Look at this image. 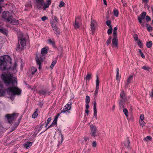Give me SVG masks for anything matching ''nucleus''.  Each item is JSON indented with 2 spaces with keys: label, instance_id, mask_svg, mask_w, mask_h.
I'll list each match as a JSON object with an SVG mask.
<instances>
[{
  "label": "nucleus",
  "instance_id": "1",
  "mask_svg": "<svg viewBox=\"0 0 153 153\" xmlns=\"http://www.w3.org/2000/svg\"><path fill=\"white\" fill-rule=\"evenodd\" d=\"M1 77L5 85L8 86L6 91L9 95L11 96L12 100L16 95H19L21 94V90L15 85V83L16 84V81L14 80L12 74L7 72V73L2 74Z\"/></svg>",
  "mask_w": 153,
  "mask_h": 153
},
{
  "label": "nucleus",
  "instance_id": "2",
  "mask_svg": "<svg viewBox=\"0 0 153 153\" xmlns=\"http://www.w3.org/2000/svg\"><path fill=\"white\" fill-rule=\"evenodd\" d=\"M35 8L37 10H41L42 9L46 10L51 3V0H34Z\"/></svg>",
  "mask_w": 153,
  "mask_h": 153
},
{
  "label": "nucleus",
  "instance_id": "3",
  "mask_svg": "<svg viewBox=\"0 0 153 153\" xmlns=\"http://www.w3.org/2000/svg\"><path fill=\"white\" fill-rule=\"evenodd\" d=\"M10 57L8 55L0 56V69L3 71L7 69L10 68L7 67L9 64H10L12 62Z\"/></svg>",
  "mask_w": 153,
  "mask_h": 153
},
{
  "label": "nucleus",
  "instance_id": "4",
  "mask_svg": "<svg viewBox=\"0 0 153 153\" xmlns=\"http://www.w3.org/2000/svg\"><path fill=\"white\" fill-rule=\"evenodd\" d=\"M2 17L6 20L7 22H10L14 24H17L18 23V21L13 19L11 13L8 11H5L3 12Z\"/></svg>",
  "mask_w": 153,
  "mask_h": 153
},
{
  "label": "nucleus",
  "instance_id": "5",
  "mask_svg": "<svg viewBox=\"0 0 153 153\" xmlns=\"http://www.w3.org/2000/svg\"><path fill=\"white\" fill-rule=\"evenodd\" d=\"M19 43L17 46V50L19 51L23 49V48L26 45V41L22 33L19 34L18 36Z\"/></svg>",
  "mask_w": 153,
  "mask_h": 153
},
{
  "label": "nucleus",
  "instance_id": "6",
  "mask_svg": "<svg viewBox=\"0 0 153 153\" xmlns=\"http://www.w3.org/2000/svg\"><path fill=\"white\" fill-rule=\"evenodd\" d=\"M18 113H13L12 114H8L6 115L8 122L10 123L16 119L18 116Z\"/></svg>",
  "mask_w": 153,
  "mask_h": 153
},
{
  "label": "nucleus",
  "instance_id": "7",
  "mask_svg": "<svg viewBox=\"0 0 153 153\" xmlns=\"http://www.w3.org/2000/svg\"><path fill=\"white\" fill-rule=\"evenodd\" d=\"M71 102H69L65 106L63 109L61 111L60 113H64L68 115L70 113L69 110L71 109Z\"/></svg>",
  "mask_w": 153,
  "mask_h": 153
},
{
  "label": "nucleus",
  "instance_id": "8",
  "mask_svg": "<svg viewBox=\"0 0 153 153\" xmlns=\"http://www.w3.org/2000/svg\"><path fill=\"white\" fill-rule=\"evenodd\" d=\"M81 24V20L80 18L79 17L76 18L75 22L73 23L74 28L76 29L79 28Z\"/></svg>",
  "mask_w": 153,
  "mask_h": 153
},
{
  "label": "nucleus",
  "instance_id": "9",
  "mask_svg": "<svg viewBox=\"0 0 153 153\" xmlns=\"http://www.w3.org/2000/svg\"><path fill=\"white\" fill-rule=\"evenodd\" d=\"M97 129L95 125H91L90 126V134L91 136L95 137Z\"/></svg>",
  "mask_w": 153,
  "mask_h": 153
},
{
  "label": "nucleus",
  "instance_id": "10",
  "mask_svg": "<svg viewBox=\"0 0 153 153\" xmlns=\"http://www.w3.org/2000/svg\"><path fill=\"white\" fill-rule=\"evenodd\" d=\"M146 15V12H143L140 14V16H138V20L139 23L141 24V25L143 27H144V23L142 22V20L144 19Z\"/></svg>",
  "mask_w": 153,
  "mask_h": 153
},
{
  "label": "nucleus",
  "instance_id": "11",
  "mask_svg": "<svg viewBox=\"0 0 153 153\" xmlns=\"http://www.w3.org/2000/svg\"><path fill=\"white\" fill-rule=\"evenodd\" d=\"M118 39L115 37H113L112 41L111 46L113 48H118Z\"/></svg>",
  "mask_w": 153,
  "mask_h": 153
},
{
  "label": "nucleus",
  "instance_id": "12",
  "mask_svg": "<svg viewBox=\"0 0 153 153\" xmlns=\"http://www.w3.org/2000/svg\"><path fill=\"white\" fill-rule=\"evenodd\" d=\"M59 115V114L58 115H56L55 116V118L52 122V124L49 126L47 128L46 130L50 128L53 127L55 125H57V121L58 118V116Z\"/></svg>",
  "mask_w": 153,
  "mask_h": 153
},
{
  "label": "nucleus",
  "instance_id": "13",
  "mask_svg": "<svg viewBox=\"0 0 153 153\" xmlns=\"http://www.w3.org/2000/svg\"><path fill=\"white\" fill-rule=\"evenodd\" d=\"M45 56L44 55H40L39 57L36 58V61L37 64H41L43 61L45 59Z\"/></svg>",
  "mask_w": 153,
  "mask_h": 153
},
{
  "label": "nucleus",
  "instance_id": "14",
  "mask_svg": "<svg viewBox=\"0 0 153 153\" xmlns=\"http://www.w3.org/2000/svg\"><path fill=\"white\" fill-rule=\"evenodd\" d=\"M52 26L54 33L56 34L57 36H58L59 34V31L58 27L53 24H52Z\"/></svg>",
  "mask_w": 153,
  "mask_h": 153
},
{
  "label": "nucleus",
  "instance_id": "15",
  "mask_svg": "<svg viewBox=\"0 0 153 153\" xmlns=\"http://www.w3.org/2000/svg\"><path fill=\"white\" fill-rule=\"evenodd\" d=\"M96 24L97 22L93 20L91 21L90 24L91 30L94 31L95 30Z\"/></svg>",
  "mask_w": 153,
  "mask_h": 153
},
{
  "label": "nucleus",
  "instance_id": "16",
  "mask_svg": "<svg viewBox=\"0 0 153 153\" xmlns=\"http://www.w3.org/2000/svg\"><path fill=\"white\" fill-rule=\"evenodd\" d=\"M120 97L121 100H122L123 101H125L126 99L125 93L122 90L120 94Z\"/></svg>",
  "mask_w": 153,
  "mask_h": 153
},
{
  "label": "nucleus",
  "instance_id": "17",
  "mask_svg": "<svg viewBox=\"0 0 153 153\" xmlns=\"http://www.w3.org/2000/svg\"><path fill=\"white\" fill-rule=\"evenodd\" d=\"M48 48L47 47H45L42 48L41 50V53L42 55L45 56L48 52Z\"/></svg>",
  "mask_w": 153,
  "mask_h": 153
},
{
  "label": "nucleus",
  "instance_id": "18",
  "mask_svg": "<svg viewBox=\"0 0 153 153\" xmlns=\"http://www.w3.org/2000/svg\"><path fill=\"white\" fill-rule=\"evenodd\" d=\"M39 93L41 95H49V93L48 91L45 89L41 90L39 92Z\"/></svg>",
  "mask_w": 153,
  "mask_h": 153
},
{
  "label": "nucleus",
  "instance_id": "19",
  "mask_svg": "<svg viewBox=\"0 0 153 153\" xmlns=\"http://www.w3.org/2000/svg\"><path fill=\"white\" fill-rule=\"evenodd\" d=\"M130 141L128 137H127L124 142V146L126 148H129Z\"/></svg>",
  "mask_w": 153,
  "mask_h": 153
},
{
  "label": "nucleus",
  "instance_id": "20",
  "mask_svg": "<svg viewBox=\"0 0 153 153\" xmlns=\"http://www.w3.org/2000/svg\"><path fill=\"white\" fill-rule=\"evenodd\" d=\"M125 101H123L122 100L120 99L119 102V105L120 108L121 109L124 107V102Z\"/></svg>",
  "mask_w": 153,
  "mask_h": 153
},
{
  "label": "nucleus",
  "instance_id": "21",
  "mask_svg": "<svg viewBox=\"0 0 153 153\" xmlns=\"http://www.w3.org/2000/svg\"><path fill=\"white\" fill-rule=\"evenodd\" d=\"M32 144V143L31 142H28L24 144V147L27 149H28L31 146Z\"/></svg>",
  "mask_w": 153,
  "mask_h": 153
},
{
  "label": "nucleus",
  "instance_id": "22",
  "mask_svg": "<svg viewBox=\"0 0 153 153\" xmlns=\"http://www.w3.org/2000/svg\"><path fill=\"white\" fill-rule=\"evenodd\" d=\"M132 79V76H129V77L128 78V79H127V80L126 83V86H127L128 84L130 83V82L131 81V80Z\"/></svg>",
  "mask_w": 153,
  "mask_h": 153
},
{
  "label": "nucleus",
  "instance_id": "23",
  "mask_svg": "<svg viewBox=\"0 0 153 153\" xmlns=\"http://www.w3.org/2000/svg\"><path fill=\"white\" fill-rule=\"evenodd\" d=\"M25 7V10H28V9H31L32 7V6L30 2H28L26 4Z\"/></svg>",
  "mask_w": 153,
  "mask_h": 153
},
{
  "label": "nucleus",
  "instance_id": "24",
  "mask_svg": "<svg viewBox=\"0 0 153 153\" xmlns=\"http://www.w3.org/2000/svg\"><path fill=\"white\" fill-rule=\"evenodd\" d=\"M91 78V74H88L85 77V79L86 81H89Z\"/></svg>",
  "mask_w": 153,
  "mask_h": 153
},
{
  "label": "nucleus",
  "instance_id": "25",
  "mask_svg": "<svg viewBox=\"0 0 153 153\" xmlns=\"http://www.w3.org/2000/svg\"><path fill=\"white\" fill-rule=\"evenodd\" d=\"M31 72L32 74H34L35 73L37 69L34 67H32L31 68Z\"/></svg>",
  "mask_w": 153,
  "mask_h": 153
},
{
  "label": "nucleus",
  "instance_id": "26",
  "mask_svg": "<svg viewBox=\"0 0 153 153\" xmlns=\"http://www.w3.org/2000/svg\"><path fill=\"white\" fill-rule=\"evenodd\" d=\"M152 41H150L149 42H147L146 45L147 48H150L152 47Z\"/></svg>",
  "mask_w": 153,
  "mask_h": 153
},
{
  "label": "nucleus",
  "instance_id": "27",
  "mask_svg": "<svg viewBox=\"0 0 153 153\" xmlns=\"http://www.w3.org/2000/svg\"><path fill=\"white\" fill-rule=\"evenodd\" d=\"M113 13H114V14L115 16L117 17L118 16V14H119V12H118V10H117L116 9H115L114 10Z\"/></svg>",
  "mask_w": 153,
  "mask_h": 153
},
{
  "label": "nucleus",
  "instance_id": "28",
  "mask_svg": "<svg viewBox=\"0 0 153 153\" xmlns=\"http://www.w3.org/2000/svg\"><path fill=\"white\" fill-rule=\"evenodd\" d=\"M37 109H36V111H35L34 113L32 114V117L33 118H35L37 117L38 116V114L37 113Z\"/></svg>",
  "mask_w": 153,
  "mask_h": 153
},
{
  "label": "nucleus",
  "instance_id": "29",
  "mask_svg": "<svg viewBox=\"0 0 153 153\" xmlns=\"http://www.w3.org/2000/svg\"><path fill=\"white\" fill-rule=\"evenodd\" d=\"M100 83V81L99 79V78L98 77V76L97 75L96 76V87H99V85Z\"/></svg>",
  "mask_w": 153,
  "mask_h": 153
},
{
  "label": "nucleus",
  "instance_id": "30",
  "mask_svg": "<svg viewBox=\"0 0 153 153\" xmlns=\"http://www.w3.org/2000/svg\"><path fill=\"white\" fill-rule=\"evenodd\" d=\"M90 100V97L88 96H87L85 98V102L86 103H89Z\"/></svg>",
  "mask_w": 153,
  "mask_h": 153
},
{
  "label": "nucleus",
  "instance_id": "31",
  "mask_svg": "<svg viewBox=\"0 0 153 153\" xmlns=\"http://www.w3.org/2000/svg\"><path fill=\"white\" fill-rule=\"evenodd\" d=\"M152 140V137L149 136H147L144 138V140L146 141H148Z\"/></svg>",
  "mask_w": 153,
  "mask_h": 153
},
{
  "label": "nucleus",
  "instance_id": "32",
  "mask_svg": "<svg viewBox=\"0 0 153 153\" xmlns=\"http://www.w3.org/2000/svg\"><path fill=\"white\" fill-rule=\"evenodd\" d=\"M123 111L126 116L128 117V112L127 109L126 108H124L123 110Z\"/></svg>",
  "mask_w": 153,
  "mask_h": 153
},
{
  "label": "nucleus",
  "instance_id": "33",
  "mask_svg": "<svg viewBox=\"0 0 153 153\" xmlns=\"http://www.w3.org/2000/svg\"><path fill=\"white\" fill-rule=\"evenodd\" d=\"M111 39V36H110L109 38L107 40L106 42V44L107 45H108L110 44Z\"/></svg>",
  "mask_w": 153,
  "mask_h": 153
},
{
  "label": "nucleus",
  "instance_id": "34",
  "mask_svg": "<svg viewBox=\"0 0 153 153\" xmlns=\"http://www.w3.org/2000/svg\"><path fill=\"white\" fill-rule=\"evenodd\" d=\"M139 123L141 126L143 127L145 126V122H144L143 120H140Z\"/></svg>",
  "mask_w": 153,
  "mask_h": 153
},
{
  "label": "nucleus",
  "instance_id": "35",
  "mask_svg": "<svg viewBox=\"0 0 153 153\" xmlns=\"http://www.w3.org/2000/svg\"><path fill=\"white\" fill-rule=\"evenodd\" d=\"M147 25L148 26H147V30L149 32L152 31L153 30L152 27L150 25H148V24H147Z\"/></svg>",
  "mask_w": 153,
  "mask_h": 153
},
{
  "label": "nucleus",
  "instance_id": "36",
  "mask_svg": "<svg viewBox=\"0 0 153 153\" xmlns=\"http://www.w3.org/2000/svg\"><path fill=\"white\" fill-rule=\"evenodd\" d=\"M105 23L109 27H112L111 25V22L110 21V20L107 21Z\"/></svg>",
  "mask_w": 153,
  "mask_h": 153
},
{
  "label": "nucleus",
  "instance_id": "37",
  "mask_svg": "<svg viewBox=\"0 0 153 153\" xmlns=\"http://www.w3.org/2000/svg\"><path fill=\"white\" fill-rule=\"evenodd\" d=\"M94 115L95 118L96 119H97V109H94Z\"/></svg>",
  "mask_w": 153,
  "mask_h": 153
},
{
  "label": "nucleus",
  "instance_id": "38",
  "mask_svg": "<svg viewBox=\"0 0 153 153\" xmlns=\"http://www.w3.org/2000/svg\"><path fill=\"white\" fill-rule=\"evenodd\" d=\"M59 136L60 137L61 139L59 141V143L61 144L63 141V135L61 133L59 134Z\"/></svg>",
  "mask_w": 153,
  "mask_h": 153
},
{
  "label": "nucleus",
  "instance_id": "39",
  "mask_svg": "<svg viewBox=\"0 0 153 153\" xmlns=\"http://www.w3.org/2000/svg\"><path fill=\"white\" fill-rule=\"evenodd\" d=\"M48 41L49 43L52 45V46L53 47L55 45V42L54 41H52L51 39H49L48 40Z\"/></svg>",
  "mask_w": 153,
  "mask_h": 153
},
{
  "label": "nucleus",
  "instance_id": "40",
  "mask_svg": "<svg viewBox=\"0 0 153 153\" xmlns=\"http://www.w3.org/2000/svg\"><path fill=\"white\" fill-rule=\"evenodd\" d=\"M112 31V27H110V28L108 29L107 31V33L108 35H110L111 34Z\"/></svg>",
  "mask_w": 153,
  "mask_h": 153
},
{
  "label": "nucleus",
  "instance_id": "41",
  "mask_svg": "<svg viewBox=\"0 0 153 153\" xmlns=\"http://www.w3.org/2000/svg\"><path fill=\"white\" fill-rule=\"evenodd\" d=\"M51 117H49L48 118L47 123L46 124V125L45 126V127H46L48 125L49 123H50V122H51Z\"/></svg>",
  "mask_w": 153,
  "mask_h": 153
},
{
  "label": "nucleus",
  "instance_id": "42",
  "mask_svg": "<svg viewBox=\"0 0 153 153\" xmlns=\"http://www.w3.org/2000/svg\"><path fill=\"white\" fill-rule=\"evenodd\" d=\"M139 53L140 54L141 57L143 58H145V56L144 55L143 53L142 52L141 50L140 49L139 50Z\"/></svg>",
  "mask_w": 153,
  "mask_h": 153
},
{
  "label": "nucleus",
  "instance_id": "43",
  "mask_svg": "<svg viewBox=\"0 0 153 153\" xmlns=\"http://www.w3.org/2000/svg\"><path fill=\"white\" fill-rule=\"evenodd\" d=\"M56 61H54L52 62L51 65L50 67L52 69L53 67L56 64Z\"/></svg>",
  "mask_w": 153,
  "mask_h": 153
},
{
  "label": "nucleus",
  "instance_id": "44",
  "mask_svg": "<svg viewBox=\"0 0 153 153\" xmlns=\"http://www.w3.org/2000/svg\"><path fill=\"white\" fill-rule=\"evenodd\" d=\"M65 4V3L63 1H61L60 2L59 7H62L64 6Z\"/></svg>",
  "mask_w": 153,
  "mask_h": 153
},
{
  "label": "nucleus",
  "instance_id": "45",
  "mask_svg": "<svg viewBox=\"0 0 153 153\" xmlns=\"http://www.w3.org/2000/svg\"><path fill=\"white\" fill-rule=\"evenodd\" d=\"M142 68L143 69L146 71H148L149 69V67L146 66H143Z\"/></svg>",
  "mask_w": 153,
  "mask_h": 153
},
{
  "label": "nucleus",
  "instance_id": "46",
  "mask_svg": "<svg viewBox=\"0 0 153 153\" xmlns=\"http://www.w3.org/2000/svg\"><path fill=\"white\" fill-rule=\"evenodd\" d=\"M99 89V87H96V89H95V92L94 93V95H95V96H96V95L97 94Z\"/></svg>",
  "mask_w": 153,
  "mask_h": 153
},
{
  "label": "nucleus",
  "instance_id": "47",
  "mask_svg": "<svg viewBox=\"0 0 153 153\" xmlns=\"http://www.w3.org/2000/svg\"><path fill=\"white\" fill-rule=\"evenodd\" d=\"M134 39L135 40L137 41L138 39V36L137 34H134L133 36Z\"/></svg>",
  "mask_w": 153,
  "mask_h": 153
},
{
  "label": "nucleus",
  "instance_id": "48",
  "mask_svg": "<svg viewBox=\"0 0 153 153\" xmlns=\"http://www.w3.org/2000/svg\"><path fill=\"white\" fill-rule=\"evenodd\" d=\"M137 44L138 46L140 48H141L143 46L140 40L138 42Z\"/></svg>",
  "mask_w": 153,
  "mask_h": 153
},
{
  "label": "nucleus",
  "instance_id": "49",
  "mask_svg": "<svg viewBox=\"0 0 153 153\" xmlns=\"http://www.w3.org/2000/svg\"><path fill=\"white\" fill-rule=\"evenodd\" d=\"M97 103L95 100L94 102V109H97Z\"/></svg>",
  "mask_w": 153,
  "mask_h": 153
},
{
  "label": "nucleus",
  "instance_id": "50",
  "mask_svg": "<svg viewBox=\"0 0 153 153\" xmlns=\"http://www.w3.org/2000/svg\"><path fill=\"white\" fill-rule=\"evenodd\" d=\"M144 115L143 114H141L140 116V120H143L144 119Z\"/></svg>",
  "mask_w": 153,
  "mask_h": 153
},
{
  "label": "nucleus",
  "instance_id": "51",
  "mask_svg": "<svg viewBox=\"0 0 153 153\" xmlns=\"http://www.w3.org/2000/svg\"><path fill=\"white\" fill-rule=\"evenodd\" d=\"M47 19V17L45 16H43L42 17V19H41L43 21H45Z\"/></svg>",
  "mask_w": 153,
  "mask_h": 153
},
{
  "label": "nucleus",
  "instance_id": "52",
  "mask_svg": "<svg viewBox=\"0 0 153 153\" xmlns=\"http://www.w3.org/2000/svg\"><path fill=\"white\" fill-rule=\"evenodd\" d=\"M146 20L148 22L151 19L148 16H146Z\"/></svg>",
  "mask_w": 153,
  "mask_h": 153
},
{
  "label": "nucleus",
  "instance_id": "53",
  "mask_svg": "<svg viewBox=\"0 0 153 153\" xmlns=\"http://www.w3.org/2000/svg\"><path fill=\"white\" fill-rule=\"evenodd\" d=\"M97 145L96 142L95 141H94L92 143V146L94 147H95Z\"/></svg>",
  "mask_w": 153,
  "mask_h": 153
},
{
  "label": "nucleus",
  "instance_id": "54",
  "mask_svg": "<svg viewBox=\"0 0 153 153\" xmlns=\"http://www.w3.org/2000/svg\"><path fill=\"white\" fill-rule=\"evenodd\" d=\"M117 31H113V34L114 36V37H116V38H117Z\"/></svg>",
  "mask_w": 153,
  "mask_h": 153
},
{
  "label": "nucleus",
  "instance_id": "55",
  "mask_svg": "<svg viewBox=\"0 0 153 153\" xmlns=\"http://www.w3.org/2000/svg\"><path fill=\"white\" fill-rule=\"evenodd\" d=\"M0 32L3 33L4 32V31L3 30L2 28L0 26Z\"/></svg>",
  "mask_w": 153,
  "mask_h": 153
},
{
  "label": "nucleus",
  "instance_id": "56",
  "mask_svg": "<svg viewBox=\"0 0 153 153\" xmlns=\"http://www.w3.org/2000/svg\"><path fill=\"white\" fill-rule=\"evenodd\" d=\"M150 96L152 97H153V91L152 90V91L150 92L149 93Z\"/></svg>",
  "mask_w": 153,
  "mask_h": 153
},
{
  "label": "nucleus",
  "instance_id": "57",
  "mask_svg": "<svg viewBox=\"0 0 153 153\" xmlns=\"http://www.w3.org/2000/svg\"><path fill=\"white\" fill-rule=\"evenodd\" d=\"M120 78L119 76V75H116V79L117 80H119Z\"/></svg>",
  "mask_w": 153,
  "mask_h": 153
},
{
  "label": "nucleus",
  "instance_id": "58",
  "mask_svg": "<svg viewBox=\"0 0 153 153\" xmlns=\"http://www.w3.org/2000/svg\"><path fill=\"white\" fill-rule=\"evenodd\" d=\"M53 19L54 20H55L56 22H57L58 21V19L57 18V17L55 16H54Z\"/></svg>",
  "mask_w": 153,
  "mask_h": 153
},
{
  "label": "nucleus",
  "instance_id": "59",
  "mask_svg": "<svg viewBox=\"0 0 153 153\" xmlns=\"http://www.w3.org/2000/svg\"><path fill=\"white\" fill-rule=\"evenodd\" d=\"M89 103H86L85 107L86 109H88L89 108Z\"/></svg>",
  "mask_w": 153,
  "mask_h": 153
},
{
  "label": "nucleus",
  "instance_id": "60",
  "mask_svg": "<svg viewBox=\"0 0 153 153\" xmlns=\"http://www.w3.org/2000/svg\"><path fill=\"white\" fill-rule=\"evenodd\" d=\"M117 28L116 27H114V28L113 31H117Z\"/></svg>",
  "mask_w": 153,
  "mask_h": 153
},
{
  "label": "nucleus",
  "instance_id": "61",
  "mask_svg": "<svg viewBox=\"0 0 153 153\" xmlns=\"http://www.w3.org/2000/svg\"><path fill=\"white\" fill-rule=\"evenodd\" d=\"M16 66H17L16 64V63H15L14 65V66H13V70L15 69H16Z\"/></svg>",
  "mask_w": 153,
  "mask_h": 153
},
{
  "label": "nucleus",
  "instance_id": "62",
  "mask_svg": "<svg viewBox=\"0 0 153 153\" xmlns=\"http://www.w3.org/2000/svg\"><path fill=\"white\" fill-rule=\"evenodd\" d=\"M104 4L106 5H107V2L106 0H103Z\"/></svg>",
  "mask_w": 153,
  "mask_h": 153
},
{
  "label": "nucleus",
  "instance_id": "63",
  "mask_svg": "<svg viewBox=\"0 0 153 153\" xmlns=\"http://www.w3.org/2000/svg\"><path fill=\"white\" fill-rule=\"evenodd\" d=\"M88 109H86L85 111V113H87V114H88L89 113V111L88 110Z\"/></svg>",
  "mask_w": 153,
  "mask_h": 153
},
{
  "label": "nucleus",
  "instance_id": "64",
  "mask_svg": "<svg viewBox=\"0 0 153 153\" xmlns=\"http://www.w3.org/2000/svg\"><path fill=\"white\" fill-rule=\"evenodd\" d=\"M38 65H39V69H40L41 68V64H38Z\"/></svg>",
  "mask_w": 153,
  "mask_h": 153
}]
</instances>
